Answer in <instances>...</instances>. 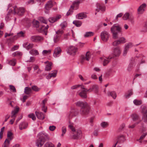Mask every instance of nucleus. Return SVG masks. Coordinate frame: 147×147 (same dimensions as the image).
I'll return each instance as SVG.
<instances>
[{
  "label": "nucleus",
  "mask_w": 147,
  "mask_h": 147,
  "mask_svg": "<svg viewBox=\"0 0 147 147\" xmlns=\"http://www.w3.org/2000/svg\"><path fill=\"white\" fill-rule=\"evenodd\" d=\"M13 134L10 131H8L7 133V137L8 139H10L11 140L13 139Z\"/></svg>",
  "instance_id": "nucleus-40"
},
{
  "label": "nucleus",
  "mask_w": 147,
  "mask_h": 147,
  "mask_svg": "<svg viewBox=\"0 0 147 147\" xmlns=\"http://www.w3.org/2000/svg\"><path fill=\"white\" fill-rule=\"evenodd\" d=\"M61 36H60L58 35L57 34H55L54 36L53 40L55 43L58 42L60 40Z\"/></svg>",
  "instance_id": "nucleus-32"
},
{
  "label": "nucleus",
  "mask_w": 147,
  "mask_h": 147,
  "mask_svg": "<svg viewBox=\"0 0 147 147\" xmlns=\"http://www.w3.org/2000/svg\"><path fill=\"white\" fill-rule=\"evenodd\" d=\"M22 53L19 51H17L16 52L13 53V56H15L16 55H22Z\"/></svg>",
  "instance_id": "nucleus-58"
},
{
  "label": "nucleus",
  "mask_w": 147,
  "mask_h": 147,
  "mask_svg": "<svg viewBox=\"0 0 147 147\" xmlns=\"http://www.w3.org/2000/svg\"><path fill=\"white\" fill-rule=\"evenodd\" d=\"M133 66V64L131 63H130L128 66V67L127 68V70L129 71H130L131 70V69L132 67Z\"/></svg>",
  "instance_id": "nucleus-63"
},
{
  "label": "nucleus",
  "mask_w": 147,
  "mask_h": 147,
  "mask_svg": "<svg viewBox=\"0 0 147 147\" xmlns=\"http://www.w3.org/2000/svg\"><path fill=\"white\" fill-rule=\"evenodd\" d=\"M62 51L60 47H57L55 48L54 51L53 55L55 57H59L61 55Z\"/></svg>",
  "instance_id": "nucleus-11"
},
{
  "label": "nucleus",
  "mask_w": 147,
  "mask_h": 147,
  "mask_svg": "<svg viewBox=\"0 0 147 147\" xmlns=\"http://www.w3.org/2000/svg\"><path fill=\"white\" fill-rule=\"evenodd\" d=\"M121 50L119 47H117L115 48L113 51V53L111 54L108 59H113L115 57H119L121 54Z\"/></svg>",
  "instance_id": "nucleus-4"
},
{
  "label": "nucleus",
  "mask_w": 147,
  "mask_h": 147,
  "mask_svg": "<svg viewBox=\"0 0 147 147\" xmlns=\"http://www.w3.org/2000/svg\"><path fill=\"white\" fill-rule=\"evenodd\" d=\"M36 115L38 119L43 120L45 118V116L43 114L40 112L36 111L35 112Z\"/></svg>",
  "instance_id": "nucleus-23"
},
{
  "label": "nucleus",
  "mask_w": 147,
  "mask_h": 147,
  "mask_svg": "<svg viewBox=\"0 0 147 147\" xmlns=\"http://www.w3.org/2000/svg\"><path fill=\"white\" fill-rule=\"evenodd\" d=\"M47 107L45 105H42V109L45 113L47 111Z\"/></svg>",
  "instance_id": "nucleus-61"
},
{
  "label": "nucleus",
  "mask_w": 147,
  "mask_h": 147,
  "mask_svg": "<svg viewBox=\"0 0 147 147\" xmlns=\"http://www.w3.org/2000/svg\"><path fill=\"white\" fill-rule=\"evenodd\" d=\"M8 63L10 65L14 66L16 63V61L15 59H12L9 61Z\"/></svg>",
  "instance_id": "nucleus-49"
},
{
  "label": "nucleus",
  "mask_w": 147,
  "mask_h": 147,
  "mask_svg": "<svg viewBox=\"0 0 147 147\" xmlns=\"http://www.w3.org/2000/svg\"><path fill=\"white\" fill-rule=\"evenodd\" d=\"M54 145L51 142H48L46 143L44 147H54Z\"/></svg>",
  "instance_id": "nucleus-38"
},
{
  "label": "nucleus",
  "mask_w": 147,
  "mask_h": 147,
  "mask_svg": "<svg viewBox=\"0 0 147 147\" xmlns=\"http://www.w3.org/2000/svg\"><path fill=\"white\" fill-rule=\"evenodd\" d=\"M33 25L34 27L38 28L39 26V23L37 21H34L33 22Z\"/></svg>",
  "instance_id": "nucleus-46"
},
{
  "label": "nucleus",
  "mask_w": 147,
  "mask_h": 147,
  "mask_svg": "<svg viewBox=\"0 0 147 147\" xmlns=\"http://www.w3.org/2000/svg\"><path fill=\"white\" fill-rule=\"evenodd\" d=\"M111 31L112 33V38L114 39L118 38L119 36L122 35V28L117 24L113 25L111 28Z\"/></svg>",
  "instance_id": "nucleus-2"
},
{
  "label": "nucleus",
  "mask_w": 147,
  "mask_h": 147,
  "mask_svg": "<svg viewBox=\"0 0 147 147\" xmlns=\"http://www.w3.org/2000/svg\"><path fill=\"white\" fill-rule=\"evenodd\" d=\"M9 86L10 87V89L11 91L13 92H16V90L15 87L13 86L10 85Z\"/></svg>",
  "instance_id": "nucleus-51"
},
{
  "label": "nucleus",
  "mask_w": 147,
  "mask_h": 147,
  "mask_svg": "<svg viewBox=\"0 0 147 147\" xmlns=\"http://www.w3.org/2000/svg\"><path fill=\"white\" fill-rule=\"evenodd\" d=\"M28 123H27L23 122H22L19 125V127L20 130H22L23 129H26L27 127Z\"/></svg>",
  "instance_id": "nucleus-24"
},
{
  "label": "nucleus",
  "mask_w": 147,
  "mask_h": 147,
  "mask_svg": "<svg viewBox=\"0 0 147 147\" xmlns=\"http://www.w3.org/2000/svg\"><path fill=\"white\" fill-rule=\"evenodd\" d=\"M76 115V112L74 109H72L70 111L68 117L69 118H71L73 116H75Z\"/></svg>",
  "instance_id": "nucleus-27"
},
{
  "label": "nucleus",
  "mask_w": 147,
  "mask_h": 147,
  "mask_svg": "<svg viewBox=\"0 0 147 147\" xmlns=\"http://www.w3.org/2000/svg\"><path fill=\"white\" fill-rule=\"evenodd\" d=\"M146 108L145 107H144L142 109V111L144 113V115L142 117V119L144 121L147 123V109L144 110Z\"/></svg>",
  "instance_id": "nucleus-19"
},
{
  "label": "nucleus",
  "mask_w": 147,
  "mask_h": 147,
  "mask_svg": "<svg viewBox=\"0 0 147 147\" xmlns=\"http://www.w3.org/2000/svg\"><path fill=\"white\" fill-rule=\"evenodd\" d=\"M77 48L72 46H70L68 49L67 53L71 55L73 53H75L77 51Z\"/></svg>",
  "instance_id": "nucleus-13"
},
{
  "label": "nucleus",
  "mask_w": 147,
  "mask_h": 147,
  "mask_svg": "<svg viewBox=\"0 0 147 147\" xmlns=\"http://www.w3.org/2000/svg\"><path fill=\"white\" fill-rule=\"evenodd\" d=\"M66 127L65 126L62 127V134L61 135V136H64V134H65L66 132Z\"/></svg>",
  "instance_id": "nucleus-54"
},
{
  "label": "nucleus",
  "mask_w": 147,
  "mask_h": 147,
  "mask_svg": "<svg viewBox=\"0 0 147 147\" xmlns=\"http://www.w3.org/2000/svg\"><path fill=\"white\" fill-rule=\"evenodd\" d=\"M19 108H16V109L12 111L11 113V117L12 118H15L16 117V114L18 113L19 111Z\"/></svg>",
  "instance_id": "nucleus-28"
},
{
  "label": "nucleus",
  "mask_w": 147,
  "mask_h": 147,
  "mask_svg": "<svg viewBox=\"0 0 147 147\" xmlns=\"http://www.w3.org/2000/svg\"><path fill=\"white\" fill-rule=\"evenodd\" d=\"M91 55L89 52H87L85 55V56L82 55L81 57V63H83L85 61H89L91 58Z\"/></svg>",
  "instance_id": "nucleus-7"
},
{
  "label": "nucleus",
  "mask_w": 147,
  "mask_h": 147,
  "mask_svg": "<svg viewBox=\"0 0 147 147\" xmlns=\"http://www.w3.org/2000/svg\"><path fill=\"white\" fill-rule=\"evenodd\" d=\"M28 117L30 118H31L34 121L36 119V117L34 114L33 113L29 114Z\"/></svg>",
  "instance_id": "nucleus-48"
},
{
  "label": "nucleus",
  "mask_w": 147,
  "mask_h": 147,
  "mask_svg": "<svg viewBox=\"0 0 147 147\" xmlns=\"http://www.w3.org/2000/svg\"><path fill=\"white\" fill-rule=\"evenodd\" d=\"M32 92V88L28 87H26L24 89V93L26 94H30Z\"/></svg>",
  "instance_id": "nucleus-33"
},
{
  "label": "nucleus",
  "mask_w": 147,
  "mask_h": 147,
  "mask_svg": "<svg viewBox=\"0 0 147 147\" xmlns=\"http://www.w3.org/2000/svg\"><path fill=\"white\" fill-rule=\"evenodd\" d=\"M133 46L131 42H129L125 44L123 53V56H125L126 55L129 49L132 47Z\"/></svg>",
  "instance_id": "nucleus-10"
},
{
  "label": "nucleus",
  "mask_w": 147,
  "mask_h": 147,
  "mask_svg": "<svg viewBox=\"0 0 147 147\" xmlns=\"http://www.w3.org/2000/svg\"><path fill=\"white\" fill-rule=\"evenodd\" d=\"M24 32L22 31H21L19 32L18 33L17 35L19 37H22L24 36Z\"/></svg>",
  "instance_id": "nucleus-60"
},
{
  "label": "nucleus",
  "mask_w": 147,
  "mask_h": 147,
  "mask_svg": "<svg viewBox=\"0 0 147 147\" xmlns=\"http://www.w3.org/2000/svg\"><path fill=\"white\" fill-rule=\"evenodd\" d=\"M110 35L108 32L104 31L101 33L100 37L102 40L104 42H107L108 40Z\"/></svg>",
  "instance_id": "nucleus-6"
},
{
  "label": "nucleus",
  "mask_w": 147,
  "mask_h": 147,
  "mask_svg": "<svg viewBox=\"0 0 147 147\" xmlns=\"http://www.w3.org/2000/svg\"><path fill=\"white\" fill-rule=\"evenodd\" d=\"M38 135V138L36 142V146L38 147H42L46 141L49 140V135L43 131L40 132Z\"/></svg>",
  "instance_id": "nucleus-1"
},
{
  "label": "nucleus",
  "mask_w": 147,
  "mask_h": 147,
  "mask_svg": "<svg viewBox=\"0 0 147 147\" xmlns=\"http://www.w3.org/2000/svg\"><path fill=\"white\" fill-rule=\"evenodd\" d=\"M61 17V15H58L49 18V20L50 22L53 23L57 21L58 20L60 19Z\"/></svg>",
  "instance_id": "nucleus-14"
},
{
  "label": "nucleus",
  "mask_w": 147,
  "mask_h": 147,
  "mask_svg": "<svg viewBox=\"0 0 147 147\" xmlns=\"http://www.w3.org/2000/svg\"><path fill=\"white\" fill-rule=\"evenodd\" d=\"M31 40L34 42L41 41L43 39V38L40 36H33L31 37Z\"/></svg>",
  "instance_id": "nucleus-16"
},
{
  "label": "nucleus",
  "mask_w": 147,
  "mask_h": 147,
  "mask_svg": "<svg viewBox=\"0 0 147 147\" xmlns=\"http://www.w3.org/2000/svg\"><path fill=\"white\" fill-rule=\"evenodd\" d=\"M131 117L133 121H138V122L136 123V124H138L141 121L140 117L137 114H133L131 115Z\"/></svg>",
  "instance_id": "nucleus-15"
},
{
  "label": "nucleus",
  "mask_w": 147,
  "mask_h": 147,
  "mask_svg": "<svg viewBox=\"0 0 147 147\" xmlns=\"http://www.w3.org/2000/svg\"><path fill=\"white\" fill-rule=\"evenodd\" d=\"M107 94L109 96H111L114 99H115L117 97L116 93L114 91L111 92H108Z\"/></svg>",
  "instance_id": "nucleus-30"
},
{
  "label": "nucleus",
  "mask_w": 147,
  "mask_h": 147,
  "mask_svg": "<svg viewBox=\"0 0 147 147\" xmlns=\"http://www.w3.org/2000/svg\"><path fill=\"white\" fill-rule=\"evenodd\" d=\"M57 71L56 70L52 71L46 76V78L47 79H49L52 78H55L57 76Z\"/></svg>",
  "instance_id": "nucleus-17"
},
{
  "label": "nucleus",
  "mask_w": 147,
  "mask_h": 147,
  "mask_svg": "<svg viewBox=\"0 0 147 147\" xmlns=\"http://www.w3.org/2000/svg\"><path fill=\"white\" fill-rule=\"evenodd\" d=\"M14 14H17L19 16L23 15L25 12V10L24 8L20 7L18 8L17 6H15L13 8Z\"/></svg>",
  "instance_id": "nucleus-5"
},
{
  "label": "nucleus",
  "mask_w": 147,
  "mask_h": 147,
  "mask_svg": "<svg viewBox=\"0 0 147 147\" xmlns=\"http://www.w3.org/2000/svg\"><path fill=\"white\" fill-rule=\"evenodd\" d=\"M5 128V127H2L1 130V131L0 132V138L1 139L3 137V131L4 130V129Z\"/></svg>",
  "instance_id": "nucleus-59"
},
{
  "label": "nucleus",
  "mask_w": 147,
  "mask_h": 147,
  "mask_svg": "<svg viewBox=\"0 0 147 147\" xmlns=\"http://www.w3.org/2000/svg\"><path fill=\"white\" fill-rule=\"evenodd\" d=\"M82 136V131L80 130H78L76 131V134L70 136L71 139H77L80 138Z\"/></svg>",
  "instance_id": "nucleus-9"
},
{
  "label": "nucleus",
  "mask_w": 147,
  "mask_h": 147,
  "mask_svg": "<svg viewBox=\"0 0 147 147\" xmlns=\"http://www.w3.org/2000/svg\"><path fill=\"white\" fill-rule=\"evenodd\" d=\"M30 53L32 55H39V53L38 51L36 50H31L30 51Z\"/></svg>",
  "instance_id": "nucleus-41"
},
{
  "label": "nucleus",
  "mask_w": 147,
  "mask_h": 147,
  "mask_svg": "<svg viewBox=\"0 0 147 147\" xmlns=\"http://www.w3.org/2000/svg\"><path fill=\"white\" fill-rule=\"evenodd\" d=\"M98 87L96 85H93L88 90H87V91H89L90 92H91L94 91L96 93L98 91Z\"/></svg>",
  "instance_id": "nucleus-22"
},
{
  "label": "nucleus",
  "mask_w": 147,
  "mask_h": 147,
  "mask_svg": "<svg viewBox=\"0 0 147 147\" xmlns=\"http://www.w3.org/2000/svg\"><path fill=\"white\" fill-rule=\"evenodd\" d=\"M134 103L136 105H139L142 103L141 101L138 100H135L133 101Z\"/></svg>",
  "instance_id": "nucleus-55"
},
{
  "label": "nucleus",
  "mask_w": 147,
  "mask_h": 147,
  "mask_svg": "<svg viewBox=\"0 0 147 147\" xmlns=\"http://www.w3.org/2000/svg\"><path fill=\"white\" fill-rule=\"evenodd\" d=\"M117 141L116 143L117 144L118 143H120L124 142L125 140V139L124 136L122 135L118 136L117 137Z\"/></svg>",
  "instance_id": "nucleus-29"
},
{
  "label": "nucleus",
  "mask_w": 147,
  "mask_h": 147,
  "mask_svg": "<svg viewBox=\"0 0 147 147\" xmlns=\"http://www.w3.org/2000/svg\"><path fill=\"white\" fill-rule=\"evenodd\" d=\"M94 33L92 32H87L85 33L84 36L85 37H89L94 35Z\"/></svg>",
  "instance_id": "nucleus-37"
},
{
  "label": "nucleus",
  "mask_w": 147,
  "mask_h": 147,
  "mask_svg": "<svg viewBox=\"0 0 147 147\" xmlns=\"http://www.w3.org/2000/svg\"><path fill=\"white\" fill-rule=\"evenodd\" d=\"M133 94V92L132 90H130L128 91V94H125V97L126 98H129Z\"/></svg>",
  "instance_id": "nucleus-45"
},
{
  "label": "nucleus",
  "mask_w": 147,
  "mask_h": 147,
  "mask_svg": "<svg viewBox=\"0 0 147 147\" xmlns=\"http://www.w3.org/2000/svg\"><path fill=\"white\" fill-rule=\"evenodd\" d=\"M83 2L82 0H76L73 2V5L71 6V8H72L73 9H74L75 7H78L80 3Z\"/></svg>",
  "instance_id": "nucleus-21"
},
{
  "label": "nucleus",
  "mask_w": 147,
  "mask_h": 147,
  "mask_svg": "<svg viewBox=\"0 0 147 147\" xmlns=\"http://www.w3.org/2000/svg\"><path fill=\"white\" fill-rule=\"evenodd\" d=\"M97 8L96 9V11L98 12L100 10L102 11H104L105 10V7L99 3H97L96 4Z\"/></svg>",
  "instance_id": "nucleus-20"
},
{
  "label": "nucleus",
  "mask_w": 147,
  "mask_h": 147,
  "mask_svg": "<svg viewBox=\"0 0 147 147\" xmlns=\"http://www.w3.org/2000/svg\"><path fill=\"white\" fill-rule=\"evenodd\" d=\"M108 57L107 58V59L103 58L101 57L100 59L103 61V65L104 66H106L107 64L109 62V59H108Z\"/></svg>",
  "instance_id": "nucleus-36"
},
{
  "label": "nucleus",
  "mask_w": 147,
  "mask_h": 147,
  "mask_svg": "<svg viewBox=\"0 0 147 147\" xmlns=\"http://www.w3.org/2000/svg\"><path fill=\"white\" fill-rule=\"evenodd\" d=\"M130 16L128 13H126L123 16V19L124 20H127L129 19Z\"/></svg>",
  "instance_id": "nucleus-42"
},
{
  "label": "nucleus",
  "mask_w": 147,
  "mask_h": 147,
  "mask_svg": "<svg viewBox=\"0 0 147 147\" xmlns=\"http://www.w3.org/2000/svg\"><path fill=\"white\" fill-rule=\"evenodd\" d=\"M23 46L27 50L31 49L33 47V45L32 44H29L26 43L23 45Z\"/></svg>",
  "instance_id": "nucleus-31"
},
{
  "label": "nucleus",
  "mask_w": 147,
  "mask_h": 147,
  "mask_svg": "<svg viewBox=\"0 0 147 147\" xmlns=\"http://www.w3.org/2000/svg\"><path fill=\"white\" fill-rule=\"evenodd\" d=\"M119 38V37L118 38V40H115L113 43V46H116L121 44L124 43L126 42V39L124 37H121Z\"/></svg>",
  "instance_id": "nucleus-8"
},
{
  "label": "nucleus",
  "mask_w": 147,
  "mask_h": 147,
  "mask_svg": "<svg viewBox=\"0 0 147 147\" xmlns=\"http://www.w3.org/2000/svg\"><path fill=\"white\" fill-rule=\"evenodd\" d=\"M49 26L48 25H47L46 26L42 25L40 28V30L42 31H43L44 34L47 35V30L48 29Z\"/></svg>",
  "instance_id": "nucleus-26"
},
{
  "label": "nucleus",
  "mask_w": 147,
  "mask_h": 147,
  "mask_svg": "<svg viewBox=\"0 0 147 147\" xmlns=\"http://www.w3.org/2000/svg\"><path fill=\"white\" fill-rule=\"evenodd\" d=\"M52 64V63H49L47 64L46 66L45 70L47 71H49L51 70Z\"/></svg>",
  "instance_id": "nucleus-43"
},
{
  "label": "nucleus",
  "mask_w": 147,
  "mask_h": 147,
  "mask_svg": "<svg viewBox=\"0 0 147 147\" xmlns=\"http://www.w3.org/2000/svg\"><path fill=\"white\" fill-rule=\"evenodd\" d=\"M61 29L64 30L65 28L67 26V23L66 21L63 22L61 23L60 25Z\"/></svg>",
  "instance_id": "nucleus-39"
},
{
  "label": "nucleus",
  "mask_w": 147,
  "mask_h": 147,
  "mask_svg": "<svg viewBox=\"0 0 147 147\" xmlns=\"http://www.w3.org/2000/svg\"><path fill=\"white\" fill-rule=\"evenodd\" d=\"M73 10H71L70 9H69V10L67 12L66 15L67 16H68L69 15H71L73 12Z\"/></svg>",
  "instance_id": "nucleus-57"
},
{
  "label": "nucleus",
  "mask_w": 147,
  "mask_h": 147,
  "mask_svg": "<svg viewBox=\"0 0 147 147\" xmlns=\"http://www.w3.org/2000/svg\"><path fill=\"white\" fill-rule=\"evenodd\" d=\"M31 88L32 90L36 92H38L40 90V88L35 85L32 86Z\"/></svg>",
  "instance_id": "nucleus-44"
},
{
  "label": "nucleus",
  "mask_w": 147,
  "mask_h": 147,
  "mask_svg": "<svg viewBox=\"0 0 147 147\" xmlns=\"http://www.w3.org/2000/svg\"><path fill=\"white\" fill-rule=\"evenodd\" d=\"M51 52V50L49 49L48 50H44L42 52V53L43 55H45L46 54L49 53H50Z\"/></svg>",
  "instance_id": "nucleus-53"
},
{
  "label": "nucleus",
  "mask_w": 147,
  "mask_h": 147,
  "mask_svg": "<svg viewBox=\"0 0 147 147\" xmlns=\"http://www.w3.org/2000/svg\"><path fill=\"white\" fill-rule=\"evenodd\" d=\"M73 23L74 24H75L76 26L78 27H79L82 24V22L79 20H75L74 21Z\"/></svg>",
  "instance_id": "nucleus-35"
},
{
  "label": "nucleus",
  "mask_w": 147,
  "mask_h": 147,
  "mask_svg": "<svg viewBox=\"0 0 147 147\" xmlns=\"http://www.w3.org/2000/svg\"><path fill=\"white\" fill-rule=\"evenodd\" d=\"M76 105L81 107L80 111L81 114L82 115H87L89 112V105L86 102L78 101L76 102Z\"/></svg>",
  "instance_id": "nucleus-3"
},
{
  "label": "nucleus",
  "mask_w": 147,
  "mask_h": 147,
  "mask_svg": "<svg viewBox=\"0 0 147 147\" xmlns=\"http://www.w3.org/2000/svg\"><path fill=\"white\" fill-rule=\"evenodd\" d=\"M86 15L84 13H81L78 14L76 16V18L79 19H82L86 17Z\"/></svg>",
  "instance_id": "nucleus-25"
},
{
  "label": "nucleus",
  "mask_w": 147,
  "mask_h": 147,
  "mask_svg": "<svg viewBox=\"0 0 147 147\" xmlns=\"http://www.w3.org/2000/svg\"><path fill=\"white\" fill-rule=\"evenodd\" d=\"M87 90H82L79 93V95L82 98H86L87 97V94L86 92Z\"/></svg>",
  "instance_id": "nucleus-34"
},
{
  "label": "nucleus",
  "mask_w": 147,
  "mask_h": 147,
  "mask_svg": "<svg viewBox=\"0 0 147 147\" xmlns=\"http://www.w3.org/2000/svg\"><path fill=\"white\" fill-rule=\"evenodd\" d=\"M56 127L54 125L50 126L49 129L51 131H53L55 129Z\"/></svg>",
  "instance_id": "nucleus-62"
},
{
  "label": "nucleus",
  "mask_w": 147,
  "mask_h": 147,
  "mask_svg": "<svg viewBox=\"0 0 147 147\" xmlns=\"http://www.w3.org/2000/svg\"><path fill=\"white\" fill-rule=\"evenodd\" d=\"M39 20L45 24H47V20H45L44 18L42 17H40L39 18Z\"/></svg>",
  "instance_id": "nucleus-56"
},
{
  "label": "nucleus",
  "mask_w": 147,
  "mask_h": 147,
  "mask_svg": "<svg viewBox=\"0 0 147 147\" xmlns=\"http://www.w3.org/2000/svg\"><path fill=\"white\" fill-rule=\"evenodd\" d=\"M54 3L55 4V2L52 1V0H50L48 1L45 5V9L47 10H49L53 6Z\"/></svg>",
  "instance_id": "nucleus-12"
},
{
  "label": "nucleus",
  "mask_w": 147,
  "mask_h": 147,
  "mask_svg": "<svg viewBox=\"0 0 147 147\" xmlns=\"http://www.w3.org/2000/svg\"><path fill=\"white\" fill-rule=\"evenodd\" d=\"M64 31L63 29H59L56 32V34L61 36L62 34L63 33Z\"/></svg>",
  "instance_id": "nucleus-47"
},
{
  "label": "nucleus",
  "mask_w": 147,
  "mask_h": 147,
  "mask_svg": "<svg viewBox=\"0 0 147 147\" xmlns=\"http://www.w3.org/2000/svg\"><path fill=\"white\" fill-rule=\"evenodd\" d=\"M129 20L131 22V24L132 25L134 24V18L133 16H130L129 18Z\"/></svg>",
  "instance_id": "nucleus-52"
},
{
  "label": "nucleus",
  "mask_w": 147,
  "mask_h": 147,
  "mask_svg": "<svg viewBox=\"0 0 147 147\" xmlns=\"http://www.w3.org/2000/svg\"><path fill=\"white\" fill-rule=\"evenodd\" d=\"M147 135V132L144 133L140 137L139 140L145 138V136Z\"/></svg>",
  "instance_id": "nucleus-64"
},
{
  "label": "nucleus",
  "mask_w": 147,
  "mask_h": 147,
  "mask_svg": "<svg viewBox=\"0 0 147 147\" xmlns=\"http://www.w3.org/2000/svg\"><path fill=\"white\" fill-rule=\"evenodd\" d=\"M100 125L102 127L105 128L107 127L108 124L107 122H103L100 124Z\"/></svg>",
  "instance_id": "nucleus-50"
},
{
  "label": "nucleus",
  "mask_w": 147,
  "mask_h": 147,
  "mask_svg": "<svg viewBox=\"0 0 147 147\" xmlns=\"http://www.w3.org/2000/svg\"><path fill=\"white\" fill-rule=\"evenodd\" d=\"M146 4L144 3L140 6L138 9V14H141L144 12V8L146 7Z\"/></svg>",
  "instance_id": "nucleus-18"
}]
</instances>
